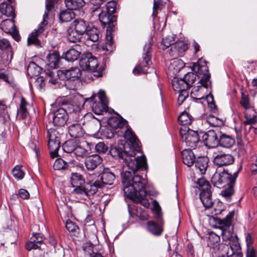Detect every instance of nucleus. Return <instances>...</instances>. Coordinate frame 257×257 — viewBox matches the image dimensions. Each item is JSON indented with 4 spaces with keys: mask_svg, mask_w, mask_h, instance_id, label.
Here are the masks:
<instances>
[{
    "mask_svg": "<svg viewBox=\"0 0 257 257\" xmlns=\"http://www.w3.org/2000/svg\"><path fill=\"white\" fill-rule=\"evenodd\" d=\"M51 47L52 49H59L58 44L60 41V35L56 32V29H52L50 35Z\"/></svg>",
    "mask_w": 257,
    "mask_h": 257,
    "instance_id": "obj_46",
    "label": "nucleus"
},
{
    "mask_svg": "<svg viewBox=\"0 0 257 257\" xmlns=\"http://www.w3.org/2000/svg\"><path fill=\"white\" fill-rule=\"evenodd\" d=\"M235 143L234 139L231 136L220 132L218 145L225 148L232 147Z\"/></svg>",
    "mask_w": 257,
    "mask_h": 257,
    "instance_id": "obj_27",
    "label": "nucleus"
},
{
    "mask_svg": "<svg viewBox=\"0 0 257 257\" xmlns=\"http://www.w3.org/2000/svg\"><path fill=\"white\" fill-rule=\"evenodd\" d=\"M153 205L156 207L155 209V217L157 219V221H159L160 220L164 221L162 217V213L161 211L160 207L159 205L158 202L156 200H154Z\"/></svg>",
    "mask_w": 257,
    "mask_h": 257,
    "instance_id": "obj_57",
    "label": "nucleus"
},
{
    "mask_svg": "<svg viewBox=\"0 0 257 257\" xmlns=\"http://www.w3.org/2000/svg\"><path fill=\"white\" fill-rule=\"evenodd\" d=\"M213 162L218 167L226 166L232 164L234 158L231 154L219 152L214 154Z\"/></svg>",
    "mask_w": 257,
    "mask_h": 257,
    "instance_id": "obj_16",
    "label": "nucleus"
},
{
    "mask_svg": "<svg viewBox=\"0 0 257 257\" xmlns=\"http://www.w3.org/2000/svg\"><path fill=\"white\" fill-rule=\"evenodd\" d=\"M164 221L160 220L157 221H148L147 222V229L154 236H160L164 231Z\"/></svg>",
    "mask_w": 257,
    "mask_h": 257,
    "instance_id": "obj_19",
    "label": "nucleus"
},
{
    "mask_svg": "<svg viewBox=\"0 0 257 257\" xmlns=\"http://www.w3.org/2000/svg\"><path fill=\"white\" fill-rule=\"evenodd\" d=\"M73 153L76 156L83 157L88 154V152L85 149L77 145Z\"/></svg>",
    "mask_w": 257,
    "mask_h": 257,
    "instance_id": "obj_59",
    "label": "nucleus"
},
{
    "mask_svg": "<svg viewBox=\"0 0 257 257\" xmlns=\"http://www.w3.org/2000/svg\"><path fill=\"white\" fill-rule=\"evenodd\" d=\"M209 160L207 157H199L195 161V167L201 174L206 173Z\"/></svg>",
    "mask_w": 257,
    "mask_h": 257,
    "instance_id": "obj_26",
    "label": "nucleus"
},
{
    "mask_svg": "<svg viewBox=\"0 0 257 257\" xmlns=\"http://www.w3.org/2000/svg\"><path fill=\"white\" fill-rule=\"evenodd\" d=\"M71 183L74 189L73 192L76 194L89 196L94 193L90 192L92 187V181L89 184H86L83 176L77 173H72Z\"/></svg>",
    "mask_w": 257,
    "mask_h": 257,
    "instance_id": "obj_9",
    "label": "nucleus"
},
{
    "mask_svg": "<svg viewBox=\"0 0 257 257\" xmlns=\"http://www.w3.org/2000/svg\"><path fill=\"white\" fill-rule=\"evenodd\" d=\"M185 128H181L180 130L182 140L185 142L187 146L195 149L200 141V136L197 132L190 129L186 131Z\"/></svg>",
    "mask_w": 257,
    "mask_h": 257,
    "instance_id": "obj_12",
    "label": "nucleus"
},
{
    "mask_svg": "<svg viewBox=\"0 0 257 257\" xmlns=\"http://www.w3.org/2000/svg\"><path fill=\"white\" fill-rule=\"evenodd\" d=\"M110 40H108L105 43V45H103L102 46V49L104 50H105L107 52H112L113 51V42L111 41L112 37L110 36Z\"/></svg>",
    "mask_w": 257,
    "mask_h": 257,
    "instance_id": "obj_64",
    "label": "nucleus"
},
{
    "mask_svg": "<svg viewBox=\"0 0 257 257\" xmlns=\"http://www.w3.org/2000/svg\"><path fill=\"white\" fill-rule=\"evenodd\" d=\"M89 26L83 19L75 20L71 24V27L80 34L84 35Z\"/></svg>",
    "mask_w": 257,
    "mask_h": 257,
    "instance_id": "obj_29",
    "label": "nucleus"
},
{
    "mask_svg": "<svg viewBox=\"0 0 257 257\" xmlns=\"http://www.w3.org/2000/svg\"><path fill=\"white\" fill-rule=\"evenodd\" d=\"M60 135L55 129H49V153L54 159L59 157L58 151L60 148Z\"/></svg>",
    "mask_w": 257,
    "mask_h": 257,
    "instance_id": "obj_13",
    "label": "nucleus"
},
{
    "mask_svg": "<svg viewBox=\"0 0 257 257\" xmlns=\"http://www.w3.org/2000/svg\"><path fill=\"white\" fill-rule=\"evenodd\" d=\"M68 133L71 137L76 139L83 137L84 131L80 124L74 123L69 126Z\"/></svg>",
    "mask_w": 257,
    "mask_h": 257,
    "instance_id": "obj_30",
    "label": "nucleus"
},
{
    "mask_svg": "<svg viewBox=\"0 0 257 257\" xmlns=\"http://www.w3.org/2000/svg\"><path fill=\"white\" fill-rule=\"evenodd\" d=\"M41 70V68L34 62H31L27 67L28 74L31 78L38 76Z\"/></svg>",
    "mask_w": 257,
    "mask_h": 257,
    "instance_id": "obj_39",
    "label": "nucleus"
},
{
    "mask_svg": "<svg viewBox=\"0 0 257 257\" xmlns=\"http://www.w3.org/2000/svg\"><path fill=\"white\" fill-rule=\"evenodd\" d=\"M115 179L114 174L109 169H104L95 180H92L91 193H95L99 188H102L105 185H111Z\"/></svg>",
    "mask_w": 257,
    "mask_h": 257,
    "instance_id": "obj_10",
    "label": "nucleus"
},
{
    "mask_svg": "<svg viewBox=\"0 0 257 257\" xmlns=\"http://www.w3.org/2000/svg\"><path fill=\"white\" fill-rule=\"evenodd\" d=\"M68 119V114L65 108H59L53 112V123L55 126H63Z\"/></svg>",
    "mask_w": 257,
    "mask_h": 257,
    "instance_id": "obj_18",
    "label": "nucleus"
},
{
    "mask_svg": "<svg viewBox=\"0 0 257 257\" xmlns=\"http://www.w3.org/2000/svg\"><path fill=\"white\" fill-rule=\"evenodd\" d=\"M22 165H17L12 170V174L14 177L18 180L23 179L25 176V173L22 170Z\"/></svg>",
    "mask_w": 257,
    "mask_h": 257,
    "instance_id": "obj_53",
    "label": "nucleus"
},
{
    "mask_svg": "<svg viewBox=\"0 0 257 257\" xmlns=\"http://www.w3.org/2000/svg\"><path fill=\"white\" fill-rule=\"evenodd\" d=\"M241 168L240 166L233 175L224 169L222 172L216 171L212 177L211 182L215 186L220 188L228 184H234Z\"/></svg>",
    "mask_w": 257,
    "mask_h": 257,
    "instance_id": "obj_8",
    "label": "nucleus"
},
{
    "mask_svg": "<svg viewBox=\"0 0 257 257\" xmlns=\"http://www.w3.org/2000/svg\"><path fill=\"white\" fill-rule=\"evenodd\" d=\"M81 75V71L77 67H72L69 69L49 71V83L53 88L60 87L62 85V80L74 81Z\"/></svg>",
    "mask_w": 257,
    "mask_h": 257,
    "instance_id": "obj_4",
    "label": "nucleus"
},
{
    "mask_svg": "<svg viewBox=\"0 0 257 257\" xmlns=\"http://www.w3.org/2000/svg\"><path fill=\"white\" fill-rule=\"evenodd\" d=\"M53 167L55 170L65 171L68 168L69 164L61 158H58L54 162Z\"/></svg>",
    "mask_w": 257,
    "mask_h": 257,
    "instance_id": "obj_45",
    "label": "nucleus"
},
{
    "mask_svg": "<svg viewBox=\"0 0 257 257\" xmlns=\"http://www.w3.org/2000/svg\"><path fill=\"white\" fill-rule=\"evenodd\" d=\"M196 184L200 192L199 198L203 205L206 209L211 207L213 205V190L209 182L204 178H201L197 180Z\"/></svg>",
    "mask_w": 257,
    "mask_h": 257,
    "instance_id": "obj_7",
    "label": "nucleus"
},
{
    "mask_svg": "<svg viewBox=\"0 0 257 257\" xmlns=\"http://www.w3.org/2000/svg\"><path fill=\"white\" fill-rule=\"evenodd\" d=\"M0 49L7 53V60H11L13 56V52L11 44L7 39L0 40Z\"/></svg>",
    "mask_w": 257,
    "mask_h": 257,
    "instance_id": "obj_33",
    "label": "nucleus"
},
{
    "mask_svg": "<svg viewBox=\"0 0 257 257\" xmlns=\"http://www.w3.org/2000/svg\"><path fill=\"white\" fill-rule=\"evenodd\" d=\"M79 64L82 69L91 71L97 69L98 65L97 58L89 52L84 53L82 55Z\"/></svg>",
    "mask_w": 257,
    "mask_h": 257,
    "instance_id": "obj_14",
    "label": "nucleus"
},
{
    "mask_svg": "<svg viewBox=\"0 0 257 257\" xmlns=\"http://www.w3.org/2000/svg\"><path fill=\"white\" fill-rule=\"evenodd\" d=\"M207 62L205 60L200 59L198 63H193L191 66L192 70L200 75H202L199 83V85L194 86L191 91V94L196 95L195 93L198 92L199 88L203 86L207 88L211 84L210 80L211 76L209 73V68L207 65Z\"/></svg>",
    "mask_w": 257,
    "mask_h": 257,
    "instance_id": "obj_5",
    "label": "nucleus"
},
{
    "mask_svg": "<svg viewBox=\"0 0 257 257\" xmlns=\"http://www.w3.org/2000/svg\"><path fill=\"white\" fill-rule=\"evenodd\" d=\"M0 12L8 17H12L13 19L15 18V8L14 7L9 5L7 2H3L0 5Z\"/></svg>",
    "mask_w": 257,
    "mask_h": 257,
    "instance_id": "obj_31",
    "label": "nucleus"
},
{
    "mask_svg": "<svg viewBox=\"0 0 257 257\" xmlns=\"http://www.w3.org/2000/svg\"><path fill=\"white\" fill-rule=\"evenodd\" d=\"M96 152L99 154H105L108 151V147L104 142H99L96 145L95 147Z\"/></svg>",
    "mask_w": 257,
    "mask_h": 257,
    "instance_id": "obj_56",
    "label": "nucleus"
},
{
    "mask_svg": "<svg viewBox=\"0 0 257 257\" xmlns=\"http://www.w3.org/2000/svg\"><path fill=\"white\" fill-rule=\"evenodd\" d=\"M28 105L26 99L22 97L21 99L20 107L18 110L17 114L19 119H25L29 114L26 106Z\"/></svg>",
    "mask_w": 257,
    "mask_h": 257,
    "instance_id": "obj_35",
    "label": "nucleus"
},
{
    "mask_svg": "<svg viewBox=\"0 0 257 257\" xmlns=\"http://www.w3.org/2000/svg\"><path fill=\"white\" fill-rule=\"evenodd\" d=\"M98 97L100 101V104L95 102L92 105V108L95 113L100 114L107 106L108 100L105 92L103 90H99L98 93Z\"/></svg>",
    "mask_w": 257,
    "mask_h": 257,
    "instance_id": "obj_21",
    "label": "nucleus"
},
{
    "mask_svg": "<svg viewBox=\"0 0 257 257\" xmlns=\"http://www.w3.org/2000/svg\"><path fill=\"white\" fill-rule=\"evenodd\" d=\"M234 184L227 185V187L222 190V194L223 196L227 198L230 197L234 193L233 185Z\"/></svg>",
    "mask_w": 257,
    "mask_h": 257,
    "instance_id": "obj_58",
    "label": "nucleus"
},
{
    "mask_svg": "<svg viewBox=\"0 0 257 257\" xmlns=\"http://www.w3.org/2000/svg\"><path fill=\"white\" fill-rule=\"evenodd\" d=\"M93 247L94 246L92 243H87L83 246V249L85 253L89 254L91 257L95 253L93 251Z\"/></svg>",
    "mask_w": 257,
    "mask_h": 257,
    "instance_id": "obj_61",
    "label": "nucleus"
},
{
    "mask_svg": "<svg viewBox=\"0 0 257 257\" xmlns=\"http://www.w3.org/2000/svg\"><path fill=\"white\" fill-rule=\"evenodd\" d=\"M46 11L43 16V21L39 25L38 29L34 32H33L28 38V45L34 44L36 46L40 45V41L38 39V37L42 34L44 30L47 28L48 19V0H46Z\"/></svg>",
    "mask_w": 257,
    "mask_h": 257,
    "instance_id": "obj_11",
    "label": "nucleus"
},
{
    "mask_svg": "<svg viewBox=\"0 0 257 257\" xmlns=\"http://www.w3.org/2000/svg\"><path fill=\"white\" fill-rule=\"evenodd\" d=\"M0 114L5 119L10 117L8 113V106L4 101L2 100H0Z\"/></svg>",
    "mask_w": 257,
    "mask_h": 257,
    "instance_id": "obj_55",
    "label": "nucleus"
},
{
    "mask_svg": "<svg viewBox=\"0 0 257 257\" xmlns=\"http://www.w3.org/2000/svg\"><path fill=\"white\" fill-rule=\"evenodd\" d=\"M166 3L162 0L154 1L152 16L155 18L157 15V11L162 10L165 6Z\"/></svg>",
    "mask_w": 257,
    "mask_h": 257,
    "instance_id": "obj_54",
    "label": "nucleus"
},
{
    "mask_svg": "<svg viewBox=\"0 0 257 257\" xmlns=\"http://www.w3.org/2000/svg\"><path fill=\"white\" fill-rule=\"evenodd\" d=\"M82 35L80 34L75 30L70 27L67 30V39L72 43H77L80 41Z\"/></svg>",
    "mask_w": 257,
    "mask_h": 257,
    "instance_id": "obj_37",
    "label": "nucleus"
},
{
    "mask_svg": "<svg viewBox=\"0 0 257 257\" xmlns=\"http://www.w3.org/2000/svg\"><path fill=\"white\" fill-rule=\"evenodd\" d=\"M74 17V12L70 9L61 12L59 15V20L61 22H70Z\"/></svg>",
    "mask_w": 257,
    "mask_h": 257,
    "instance_id": "obj_41",
    "label": "nucleus"
},
{
    "mask_svg": "<svg viewBox=\"0 0 257 257\" xmlns=\"http://www.w3.org/2000/svg\"><path fill=\"white\" fill-rule=\"evenodd\" d=\"M174 42L175 35L173 34L168 35L166 37L163 38L160 48L163 50H165L170 46L171 47Z\"/></svg>",
    "mask_w": 257,
    "mask_h": 257,
    "instance_id": "obj_43",
    "label": "nucleus"
},
{
    "mask_svg": "<svg viewBox=\"0 0 257 257\" xmlns=\"http://www.w3.org/2000/svg\"><path fill=\"white\" fill-rule=\"evenodd\" d=\"M172 85L174 90L177 92L187 90L189 88L183 78H174L172 81Z\"/></svg>",
    "mask_w": 257,
    "mask_h": 257,
    "instance_id": "obj_32",
    "label": "nucleus"
},
{
    "mask_svg": "<svg viewBox=\"0 0 257 257\" xmlns=\"http://www.w3.org/2000/svg\"><path fill=\"white\" fill-rule=\"evenodd\" d=\"M187 49V43L183 41H176L171 46L169 54L173 59H175L178 57L182 56Z\"/></svg>",
    "mask_w": 257,
    "mask_h": 257,
    "instance_id": "obj_17",
    "label": "nucleus"
},
{
    "mask_svg": "<svg viewBox=\"0 0 257 257\" xmlns=\"http://www.w3.org/2000/svg\"><path fill=\"white\" fill-rule=\"evenodd\" d=\"M66 229L71 233L72 235L77 236L79 232V228L75 223L68 219L65 223Z\"/></svg>",
    "mask_w": 257,
    "mask_h": 257,
    "instance_id": "obj_47",
    "label": "nucleus"
},
{
    "mask_svg": "<svg viewBox=\"0 0 257 257\" xmlns=\"http://www.w3.org/2000/svg\"><path fill=\"white\" fill-rule=\"evenodd\" d=\"M117 3L114 1H110L106 3L101 12L98 15L99 20L102 26H107V36L111 35L114 31L115 26L117 23L116 13Z\"/></svg>",
    "mask_w": 257,
    "mask_h": 257,
    "instance_id": "obj_3",
    "label": "nucleus"
},
{
    "mask_svg": "<svg viewBox=\"0 0 257 257\" xmlns=\"http://www.w3.org/2000/svg\"><path fill=\"white\" fill-rule=\"evenodd\" d=\"M202 136V141L205 145L209 148H214L218 146L219 136L220 132L214 130H209L207 133H200Z\"/></svg>",
    "mask_w": 257,
    "mask_h": 257,
    "instance_id": "obj_15",
    "label": "nucleus"
},
{
    "mask_svg": "<svg viewBox=\"0 0 257 257\" xmlns=\"http://www.w3.org/2000/svg\"><path fill=\"white\" fill-rule=\"evenodd\" d=\"M108 124L110 126L114 128H123L124 126H126L127 121L122 118H119L116 117H112L108 120Z\"/></svg>",
    "mask_w": 257,
    "mask_h": 257,
    "instance_id": "obj_36",
    "label": "nucleus"
},
{
    "mask_svg": "<svg viewBox=\"0 0 257 257\" xmlns=\"http://www.w3.org/2000/svg\"><path fill=\"white\" fill-rule=\"evenodd\" d=\"M85 34L87 36L86 39L87 40L95 42L99 39L100 32L97 28L94 26H89Z\"/></svg>",
    "mask_w": 257,
    "mask_h": 257,
    "instance_id": "obj_34",
    "label": "nucleus"
},
{
    "mask_svg": "<svg viewBox=\"0 0 257 257\" xmlns=\"http://www.w3.org/2000/svg\"><path fill=\"white\" fill-rule=\"evenodd\" d=\"M63 58L60 56L58 49H49V68L57 69L61 64V60Z\"/></svg>",
    "mask_w": 257,
    "mask_h": 257,
    "instance_id": "obj_23",
    "label": "nucleus"
},
{
    "mask_svg": "<svg viewBox=\"0 0 257 257\" xmlns=\"http://www.w3.org/2000/svg\"><path fill=\"white\" fill-rule=\"evenodd\" d=\"M178 120L180 125L185 126L190 124L193 120V118L187 112L184 111L179 115Z\"/></svg>",
    "mask_w": 257,
    "mask_h": 257,
    "instance_id": "obj_40",
    "label": "nucleus"
},
{
    "mask_svg": "<svg viewBox=\"0 0 257 257\" xmlns=\"http://www.w3.org/2000/svg\"><path fill=\"white\" fill-rule=\"evenodd\" d=\"M152 44L149 42L144 46L142 53V60L139 61L138 64L133 69V72L135 75L145 74L150 72L148 70L152 65Z\"/></svg>",
    "mask_w": 257,
    "mask_h": 257,
    "instance_id": "obj_6",
    "label": "nucleus"
},
{
    "mask_svg": "<svg viewBox=\"0 0 257 257\" xmlns=\"http://www.w3.org/2000/svg\"><path fill=\"white\" fill-rule=\"evenodd\" d=\"M65 3L68 9L77 10L84 5V0H65Z\"/></svg>",
    "mask_w": 257,
    "mask_h": 257,
    "instance_id": "obj_38",
    "label": "nucleus"
},
{
    "mask_svg": "<svg viewBox=\"0 0 257 257\" xmlns=\"http://www.w3.org/2000/svg\"><path fill=\"white\" fill-rule=\"evenodd\" d=\"M239 103L244 109L247 110L251 107V104L248 94L244 91L241 92Z\"/></svg>",
    "mask_w": 257,
    "mask_h": 257,
    "instance_id": "obj_44",
    "label": "nucleus"
},
{
    "mask_svg": "<svg viewBox=\"0 0 257 257\" xmlns=\"http://www.w3.org/2000/svg\"><path fill=\"white\" fill-rule=\"evenodd\" d=\"M234 216V212H230L224 219L218 218L217 223L221 230V235L225 245L223 248L229 252H240V244L236 235H233V227L232 226V219Z\"/></svg>",
    "mask_w": 257,
    "mask_h": 257,
    "instance_id": "obj_2",
    "label": "nucleus"
},
{
    "mask_svg": "<svg viewBox=\"0 0 257 257\" xmlns=\"http://www.w3.org/2000/svg\"><path fill=\"white\" fill-rule=\"evenodd\" d=\"M102 159L98 155L87 157L85 161V165L88 170H94L101 162Z\"/></svg>",
    "mask_w": 257,
    "mask_h": 257,
    "instance_id": "obj_25",
    "label": "nucleus"
},
{
    "mask_svg": "<svg viewBox=\"0 0 257 257\" xmlns=\"http://www.w3.org/2000/svg\"><path fill=\"white\" fill-rule=\"evenodd\" d=\"M43 241V237L40 233H34L31 237L30 240L27 242L25 245L28 250L40 248L39 244H40Z\"/></svg>",
    "mask_w": 257,
    "mask_h": 257,
    "instance_id": "obj_24",
    "label": "nucleus"
},
{
    "mask_svg": "<svg viewBox=\"0 0 257 257\" xmlns=\"http://www.w3.org/2000/svg\"><path fill=\"white\" fill-rule=\"evenodd\" d=\"M109 153L113 158L122 160L124 163V168H125V165L130 170H125L122 175V183L124 195L145 207L149 208L150 203L146 198L148 181L137 172L148 169L146 156L142 155L141 157H135L134 152L128 154L124 151L123 145L112 146Z\"/></svg>",
    "mask_w": 257,
    "mask_h": 257,
    "instance_id": "obj_1",
    "label": "nucleus"
},
{
    "mask_svg": "<svg viewBox=\"0 0 257 257\" xmlns=\"http://www.w3.org/2000/svg\"><path fill=\"white\" fill-rule=\"evenodd\" d=\"M123 136L124 139L133 146L135 149L137 151H140L141 149L140 142L128 125H126L124 129Z\"/></svg>",
    "mask_w": 257,
    "mask_h": 257,
    "instance_id": "obj_20",
    "label": "nucleus"
},
{
    "mask_svg": "<svg viewBox=\"0 0 257 257\" xmlns=\"http://www.w3.org/2000/svg\"><path fill=\"white\" fill-rule=\"evenodd\" d=\"M14 26V21L10 19L4 20L1 24V28L6 33H10Z\"/></svg>",
    "mask_w": 257,
    "mask_h": 257,
    "instance_id": "obj_51",
    "label": "nucleus"
},
{
    "mask_svg": "<svg viewBox=\"0 0 257 257\" xmlns=\"http://www.w3.org/2000/svg\"><path fill=\"white\" fill-rule=\"evenodd\" d=\"M244 117V123L245 124H253L257 122V116L255 115L250 117L247 114H245Z\"/></svg>",
    "mask_w": 257,
    "mask_h": 257,
    "instance_id": "obj_63",
    "label": "nucleus"
},
{
    "mask_svg": "<svg viewBox=\"0 0 257 257\" xmlns=\"http://www.w3.org/2000/svg\"><path fill=\"white\" fill-rule=\"evenodd\" d=\"M136 216L141 220H147L149 218V215L146 211L140 209L136 210Z\"/></svg>",
    "mask_w": 257,
    "mask_h": 257,
    "instance_id": "obj_62",
    "label": "nucleus"
},
{
    "mask_svg": "<svg viewBox=\"0 0 257 257\" xmlns=\"http://www.w3.org/2000/svg\"><path fill=\"white\" fill-rule=\"evenodd\" d=\"M0 79L7 82L8 84L13 83V77L8 70L0 69Z\"/></svg>",
    "mask_w": 257,
    "mask_h": 257,
    "instance_id": "obj_48",
    "label": "nucleus"
},
{
    "mask_svg": "<svg viewBox=\"0 0 257 257\" xmlns=\"http://www.w3.org/2000/svg\"><path fill=\"white\" fill-rule=\"evenodd\" d=\"M81 53L80 45L76 44L70 48L63 54V58L69 62H74L76 60Z\"/></svg>",
    "mask_w": 257,
    "mask_h": 257,
    "instance_id": "obj_22",
    "label": "nucleus"
},
{
    "mask_svg": "<svg viewBox=\"0 0 257 257\" xmlns=\"http://www.w3.org/2000/svg\"><path fill=\"white\" fill-rule=\"evenodd\" d=\"M199 74L196 72H188L186 74L183 78L185 83L187 84L188 88L192 86L193 84L196 80V77Z\"/></svg>",
    "mask_w": 257,
    "mask_h": 257,
    "instance_id": "obj_49",
    "label": "nucleus"
},
{
    "mask_svg": "<svg viewBox=\"0 0 257 257\" xmlns=\"http://www.w3.org/2000/svg\"><path fill=\"white\" fill-rule=\"evenodd\" d=\"M181 157L183 163L188 167L192 166L196 160L193 152L190 149L183 150L181 152Z\"/></svg>",
    "mask_w": 257,
    "mask_h": 257,
    "instance_id": "obj_28",
    "label": "nucleus"
},
{
    "mask_svg": "<svg viewBox=\"0 0 257 257\" xmlns=\"http://www.w3.org/2000/svg\"><path fill=\"white\" fill-rule=\"evenodd\" d=\"M220 236L213 232H210L208 234L207 240L208 245L210 247L213 246L219 241H220Z\"/></svg>",
    "mask_w": 257,
    "mask_h": 257,
    "instance_id": "obj_52",
    "label": "nucleus"
},
{
    "mask_svg": "<svg viewBox=\"0 0 257 257\" xmlns=\"http://www.w3.org/2000/svg\"><path fill=\"white\" fill-rule=\"evenodd\" d=\"M77 144V141L73 140H68L63 144L62 148L63 151L67 153H73Z\"/></svg>",
    "mask_w": 257,
    "mask_h": 257,
    "instance_id": "obj_42",
    "label": "nucleus"
},
{
    "mask_svg": "<svg viewBox=\"0 0 257 257\" xmlns=\"http://www.w3.org/2000/svg\"><path fill=\"white\" fill-rule=\"evenodd\" d=\"M178 92L179 93V94L178 97V104L179 105H180L182 104L184 100L188 97V92L187 90H184Z\"/></svg>",
    "mask_w": 257,
    "mask_h": 257,
    "instance_id": "obj_60",
    "label": "nucleus"
},
{
    "mask_svg": "<svg viewBox=\"0 0 257 257\" xmlns=\"http://www.w3.org/2000/svg\"><path fill=\"white\" fill-rule=\"evenodd\" d=\"M211 207H213L214 209L212 213L215 215L220 214L224 210V206L223 203L219 200L213 201V205Z\"/></svg>",
    "mask_w": 257,
    "mask_h": 257,
    "instance_id": "obj_50",
    "label": "nucleus"
}]
</instances>
